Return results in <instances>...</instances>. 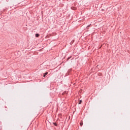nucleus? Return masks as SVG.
Here are the masks:
<instances>
[{"label": "nucleus", "mask_w": 130, "mask_h": 130, "mask_svg": "<svg viewBox=\"0 0 130 130\" xmlns=\"http://www.w3.org/2000/svg\"><path fill=\"white\" fill-rule=\"evenodd\" d=\"M47 75H48V72L45 73L44 75L43 76V77H45V76H47Z\"/></svg>", "instance_id": "1"}, {"label": "nucleus", "mask_w": 130, "mask_h": 130, "mask_svg": "<svg viewBox=\"0 0 130 130\" xmlns=\"http://www.w3.org/2000/svg\"><path fill=\"white\" fill-rule=\"evenodd\" d=\"M36 37H39V34H36Z\"/></svg>", "instance_id": "2"}, {"label": "nucleus", "mask_w": 130, "mask_h": 130, "mask_svg": "<svg viewBox=\"0 0 130 130\" xmlns=\"http://www.w3.org/2000/svg\"><path fill=\"white\" fill-rule=\"evenodd\" d=\"M80 125L81 126L83 125V121H81V122H80Z\"/></svg>", "instance_id": "3"}, {"label": "nucleus", "mask_w": 130, "mask_h": 130, "mask_svg": "<svg viewBox=\"0 0 130 130\" xmlns=\"http://www.w3.org/2000/svg\"><path fill=\"white\" fill-rule=\"evenodd\" d=\"M82 103V100H80L78 103V104H81Z\"/></svg>", "instance_id": "4"}, {"label": "nucleus", "mask_w": 130, "mask_h": 130, "mask_svg": "<svg viewBox=\"0 0 130 130\" xmlns=\"http://www.w3.org/2000/svg\"><path fill=\"white\" fill-rule=\"evenodd\" d=\"M54 125H57L56 123H54Z\"/></svg>", "instance_id": "5"}, {"label": "nucleus", "mask_w": 130, "mask_h": 130, "mask_svg": "<svg viewBox=\"0 0 130 130\" xmlns=\"http://www.w3.org/2000/svg\"><path fill=\"white\" fill-rule=\"evenodd\" d=\"M89 25H88V26H87V28H89Z\"/></svg>", "instance_id": "6"}]
</instances>
